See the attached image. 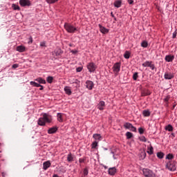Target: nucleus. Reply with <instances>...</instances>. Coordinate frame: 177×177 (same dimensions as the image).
Here are the masks:
<instances>
[{
	"label": "nucleus",
	"instance_id": "1",
	"mask_svg": "<svg viewBox=\"0 0 177 177\" xmlns=\"http://www.w3.org/2000/svg\"><path fill=\"white\" fill-rule=\"evenodd\" d=\"M52 115L48 114V113H43L42 118H39L37 120V124L40 127H45L47 124H50L52 122Z\"/></svg>",
	"mask_w": 177,
	"mask_h": 177
},
{
	"label": "nucleus",
	"instance_id": "2",
	"mask_svg": "<svg viewBox=\"0 0 177 177\" xmlns=\"http://www.w3.org/2000/svg\"><path fill=\"white\" fill-rule=\"evenodd\" d=\"M64 27L69 34H74V32L78 31V29L73 25H71V24L65 23Z\"/></svg>",
	"mask_w": 177,
	"mask_h": 177
},
{
	"label": "nucleus",
	"instance_id": "3",
	"mask_svg": "<svg viewBox=\"0 0 177 177\" xmlns=\"http://www.w3.org/2000/svg\"><path fill=\"white\" fill-rule=\"evenodd\" d=\"M166 168H167L169 171H171V172L176 171V161L169 160L166 165Z\"/></svg>",
	"mask_w": 177,
	"mask_h": 177
},
{
	"label": "nucleus",
	"instance_id": "4",
	"mask_svg": "<svg viewBox=\"0 0 177 177\" xmlns=\"http://www.w3.org/2000/svg\"><path fill=\"white\" fill-rule=\"evenodd\" d=\"M142 172L145 177H156V174H154L150 169H143Z\"/></svg>",
	"mask_w": 177,
	"mask_h": 177
},
{
	"label": "nucleus",
	"instance_id": "5",
	"mask_svg": "<svg viewBox=\"0 0 177 177\" xmlns=\"http://www.w3.org/2000/svg\"><path fill=\"white\" fill-rule=\"evenodd\" d=\"M96 68H97V66L93 62H90L87 64V69L89 73H95V71H96Z\"/></svg>",
	"mask_w": 177,
	"mask_h": 177
},
{
	"label": "nucleus",
	"instance_id": "6",
	"mask_svg": "<svg viewBox=\"0 0 177 177\" xmlns=\"http://www.w3.org/2000/svg\"><path fill=\"white\" fill-rule=\"evenodd\" d=\"M113 73L118 74L120 73V70H121V63L116 62L113 66Z\"/></svg>",
	"mask_w": 177,
	"mask_h": 177
},
{
	"label": "nucleus",
	"instance_id": "7",
	"mask_svg": "<svg viewBox=\"0 0 177 177\" xmlns=\"http://www.w3.org/2000/svg\"><path fill=\"white\" fill-rule=\"evenodd\" d=\"M175 77V74L171 72H166L164 75L165 80H172Z\"/></svg>",
	"mask_w": 177,
	"mask_h": 177
},
{
	"label": "nucleus",
	"instance_id": "8",
	"mask_svg": "<svg viewBox=\"0 0 177 177\" xmlns=\"http://www.w3.org/2000/svg\"><path fill=\"white\" fill-rule=\"evenodd\" d=\"M19 4L22 6H31L30 0H19Z\"/></svg>",
	"mask_w": 177,
	"mask_h": 177
},
{
	"label": "nucleus",
	"instance_id": "9",
	"mask_svg": "<svg viewBox=\"0 0 177 177\" xmlns=\"http://www.w3.org/2000/svg\"><path fill=\"white\" fill-rule=\"evenodd\" d=\"M97 107L99 110L103 111L104 110V107H106V104L104 101H100L97 105Z\"/></svg>",
	"mask_w": 177,
	"mask_h": 177
},
{
	"label": "nucleus",
	"instance_id": "10",
	"mask_svg": "<svg viewBox=\"0 0 177 177\" xmlns=\"http://www.w3.org/2000/svg\"><path fill=\"white\" fill-rule=\"evenodd\" d=\"M174 59H175V55H166L165 57V60L168 63L171 62H174Z\"/></svg>",
	"mask_w": 177,
	"mask_h": 177
},
{
	"label": "nucleus",
	"instance_id": "11",
	"mask_svg": "<svg viewBox=\"0 0 177 177\" xmlns=\"http://www.w3.org/2000/svg\"><path fill=\"white\" fill-rule=\"evenodd\" d=\"M50 161L48 160L46 161L43 163V169H44V171H46V169H48V168L50 167Z\"/></svg>",
	"mask_w": 177,
	"mask_h": 177
},
{
	"label": "nucleus",
	"instance_id": "12",
	"mask_svg": "<svg viewBox=\"0 0 177 177\" xmlns=\"http://www.w3.org/2000/svg\"><path fill=\"white\" fill-rule=\"evenodd\" d=\"M109 175H111L112 176L115 175L117 173V169L115 167H110L108 171Z\"/></svg>",
	"mask_w": 177,
	"mask_h": 177
},
{
	"label": "nucleus",
	"instance_id": "13",
	"mask_svg": "<svg viewBox=\"0 0 177 177\" xmlns=\"http://www.w3.org/2000/svg\"><path fill=\"white\" fill-rule=\"evenodd\" d=\"M86 86L90 91L92 90V88H93V82L92 81H89V80L86 81Z\"/></svg>",
	"mask_w": 177,
	"mask_h": 177
},
{
	"label": "nucleus",
	"instance_id": "14",
	"mask_svg": "<svg viewBox=\"0 0 177 177\" xmlns=\"http://www.w3.org/2000/svg\"><path fill=\"white\" fill-rule=\"evenodd\" d=\"M63 117H64V113H57V120L59 121V122H63Z\"/></svg>",
	"mask_w": 177,
	"mask_h": 177
},
{
	"label": "nucleus",
	"instance_id": "15",
	"mask_svg": "<svg viewBox=\"0 0 177 177\" xmlns=\"http://www.w3.org/2000/svg\"><path fill=\"white\" fill-rule=\"evenodd\" d=\"M63 53L62 49L58 48L53 52V56H60Z\"/></svg>",
	"mask_w": 177,
	"mask_h": 177
},
{
	"label": "nucleus",
	"instance_id": "16",
	"mask_svg": "<svg viewBox=\"0 0 177 177\" xmlns=\"http://www.w3.org/2000/svg\"><path fill=\"white\" fill-rule=\"evenodd\" d=\"M99 28H100V32H102V34H107V32H109V30H107L104 26H102V25L100 24H99Z\"/></svg>",
	"mask_w": 177,
	"mask_h": 177
},
{
	"label": "nucleus",
	"instance_id": "17",
	"mask_svg": "<svg viewBox=\"0 0 177 177\" xmlns=\"http://www.w3.org/2000/svg\"><path fill=\"white\" fill-rule=\"evenodd\" d=\"M57 132V128L56 127H51L48 130V133L52 134V133H56Z\"/></svg>",
	"mask_w": 177,
	"mask_h": 177
},
{
	"label": "nucleus",
	"instance_id": "18",
	"mask_svg": "<svg viewBox=\"0 0 177 177\" xmlns=\"http://www.w3.org/2000/svg\"><path fill=\"white\" fill-rule=\"evenodd\" d=\"M17 50L20 53L26 52V47H24V46H18L17 47Z\"/></svg>",
	"mask_w": 177,
	"mask_h": 177
},
{
	"label": "nucleus",
	"instance_id": "19",
	"mask_svg": "<svg viewBox=\"0 0 177 177\" xmlns=\"http://www.w3.org/2000/svg\"><path fill=\"white\" fill-rule=\"evenodd\" d=\"M149 95H151V92H150L149 90H144L141 93V96H149Z\"/></svg>",
	"mask_w": 177,
	"mask_h": 177
},
{
	"label": "nucleus",
	"instance_id": "20",
	"mask_svg": "<svg viewBox=\"0 0 177 177\" xmlns=\"http://www.w3.org/2000/svg\"><path fill=\"white\" fill-rule=\"evenodd\" d=\"M140 160H145L146 158V152L142 151L139 155Z\"/></svg>",
	"mask_w": 177,
	"mask_h": 177
},
{
	"label": "nucleus",
	"instance_id": "21",
	"mask_svg": "<svg viewBox=\"0 0 177 177\" xmlns=\"http://www.w3.org/2000/svg\"><path fill=\"white\" fill-rule=\"evenodd\" d=\"M35 81H37V82H39V84H46V81L42 77H38L35 79Z\"/></svg>",
	"mask_w": 177,
	"mask_h": 177
},
{
	"label": "nucleus",
	"instance_id": "22",
	"mask_svg": "<svg viewBox=\"0 0 177 177\" xmlns=\"http://www.w3.org/2000/svg\"><path fill=\"white\" fill-rule=\"evenodd\" d=\"M165 129L169 132H172V131H174V127H172L171 124H168L165 127Z\"/></svg>",
	"mask_w": 177,
	"mask_h": 177
},
{
	"label": "nucleus",
	"instance_id": "23",
	"mask_svg": "<svg viewBox=\"0 0 177 177\" xmlns=\"http://www.w3.org/2000/svg\"><path fill=\"white\" fill-rule=\"evenodd\" d=\"M67 161L68 162H73V161H74V157H73V155L71 153L68 154Z\"/></svg>",
	"mask_w": 177,
	"mask_h": 177
},
{
	"label": "nucleus",
	"instance_id": "24",
	"mask_svg": "<svg viewBox=\"0 0 177 177\" xmlns=\"http://www.w3.org/2000/svg\"><path fill=\"white\" fill-rule=\"evenodd\" d=\"M93 138L95 140H100L102 139V136H100V134L95 133L93 134Z\"/></svg>",
	"mask_w": 177,
	"mask_h": 177
},
{
	"label": "nucleus",
	"instance_id": "25",
	"mask_svg": "<svg viewBox=\"0 0 177 177\" xmlns=\"http://www.w3.org/2000/svg\"><path fill=\"white\" fill-rule=\"evenodd\" d=\"M121 1L118 0L114 2V7L115 8H121Z\"/></svg>",
	"mask_w": 177,
	"mask_h": 177
},
{
	"label": "nucleus",
	"instance_id": "26",
	"mask_svg": "<svg viewBox=\"0 0 177 177\" xmlns=\"http://www.w3.org/2000/svg\"><path fill=\"white\" fill-rule=\"evenodd\" d=\"M64 91L66 92V95H71V88H70V87L66 86L64 88Z\"/></svg>",
	"mask_w": 177,
	"mask_h": 177
},
{
	"label": "nucleus",
	"instance_id": "27",
	"mask_svg": "<svg viewBox=\"0 0 177 177\" xmlns=\"http://www.w3.org/2000/svg\"><path fill=\"white\" fill-rule=\"evenodd\" d=\"M153 62L146 61L142 64V67H149Z\"/></svg>",
	"mask_w": 177,
	"mask_h": 177
},
{
	"label": "nucleus",
	"instance_id": "28",
	"mask_svg": "<svg viewBox=\"0 0 177 177\" xmlns=\"http://www.w3.org/2000/svg\"><path fill=\"white\" fill-rule=\"evenodd\" d=\"M142 115L144 117H150V111L145 110L142 111Z\"/></svg>",
	"mask_w": 177,
	"mask_h": 177
},
{
	"label": "nucleus",
	"instance_id": "29",
	"mask_svg": "<svg viewBox=\"0 0 177 177\" xmlns=\"http://www.w3.org/2000/svg\"><path fill=\"white\" fill-rule=\"evenodd\" d=\"M156 156L158 157V158H160V160L164 158V156H165V154L162 152H158L156 153Z\"/></svg>",
	"mask_w": 177,
	"mask_h": 177
},
{
	"label": "nucleus",
	"instance_id": "30",
	"mask_svg": "<svg viewBox=\"0 0 177 177\" xmlns=\"http://www.w3.org/2000/svg\"><path fill=\"white\" fill-rule=\"evenodd\" d=\"M30 84L32 86H36L37 88H39V86H41V84H38V83H37L35 82H33V81L30 82Z\"/></svg>",
	"mask_w": 177,
	"mask_h": 177
},
{
	"label": "nucleus",
	"instance_id": "31",
	"mask_svg": "<svg viewBox=\"0 0 177 177\" xmlns=\"http://www.w3.org/2000/svg\"><path fill=\"white\" fill-rule=\"evenodd\" d=\"M12 8L13 10H20V7L15 3L12 4Z\"/></svg>",
	"mask_w": 177,
	"mask_h": 177
},
{
	"label": "nucleus",
	"instance_id": "32",
	"mask_svg": "<svg viewBox=\"0 0 177 177\" xmlns=\"http://www.w3.org/2000/svg\"><path fill=\"white\" fill-rule=\"evenodd\" d=\"M147 153L150 156H151V154H153V153H154V150H153V147H151L148 148Z\"/></svg>",
	"mask_w": 177,
	"mask_h": 177
},
{
	"label": "nucleus",
	"instance_id": "33",
	"mask_svg": "<svg viewBox=\"0 0 177 177\" xmlns=\"http://www.w3.org/2000/svg\"><path fill=\"white\" fill-rule=\"evenodd\" d=\"M126 136H127V139H131L133 136V134L132 133L128 131L126 133Z\"/></svg>",
	"mask_w": 177,
	"mask_h": 177
},
{
	"label": "nucleus",
	"instance_id": "34",
	"mask_svg": "<svg viewBox=\"0 0 177 177\" xmlns=\"http://www.w3.org/2000/svg\"><path fill=\"white\" fill-rule=\"evenodd\" d=\"M46 80H47V82H48V84H52V82H53V77L48 76Z\"/></svg>",
	"mask_w": 177,
	"mask_h": 177
},
{
	"label": "nucleus",
	"instance_id": "35",
	"mask_svg": "<svg viewBox=\"0 0 177 177\" xmlns=\"http://www.w3.org/2000/svg\"><path fill=\"white\" fill-rule=\"evenodd\" d=\"M149 44L147 43V41H143L142 43H141V46L142 48H147Z\"/></svg>",
	"mask_w": 177,
	"mask_h": 177
},
{
	"label": "nucleus",
	"instance_id": "36",
	"mask_svg": "<svg viewBox=\"0 0 177 177\" xmlns=\"http://www.w3.org/2000/svg\"><path fill=\"white\" fill-rule=\"evenodd\" d=\"M166 159L167 160H174V155L172 153L167 154Z\"/></svg>",
	"mask_w": 177,
	"mask_h": 177
},
{
	"label": "nucleus",
	"instance_id": "37",
	"mask_svg": "<svg viewBox=\"0 0 177 177\" xmlns=\"http://www.w3.org/2000/svg\"><path fill=\"white\" fill-rule=\"evenodd\" d=\"M131 57V54L129 53V52L127 51L124 54V59H129V57Z\"/></svg>",
	"mask_w": 177,
	"mask_h": 177
},
{
	"label": "nucleus",
	"instance_id": "38",
	"mask_svg": "<svg viewBox=\"0 0 177 177\" xmlns=\"http://www.w3.org/2000/svg\"><path fill=\"white\" fill-rule=\"evenodd\" d=\"M132 124L131 123H126L124 124V127L127 129H130L131 127H132Z\"/></svg>",
	"mask_w": 177,
	"mask_h": 177
},
{
	"label": "nucleus",
	"instance_id": "39",
	"mask_svg": "<svg viewBox=\"0 0 177 177\" xmlns=\"http://www.w3.org/2000/svg\"><path fill=\"white\" fill-rule=\"evenodd\" d=\"M91 146H92V149H96V147H97V141H94L92 143Z\"/></svg>",
	"mask_w": 177,
	"mask_h": 177
},
{
	"label": "nucleus",
	"instance_id": "40",
	"mask_svg": "<svg viewBox=\"0 0 177 177\" xmlns=\"http://www.w3.org/2000/svg\"><path fill=\"white\" fill-rule=\"evenodd\" d=\"M139 140H140V142H147V140L146 139V137H145V136L140 137Z\"/></svg>",
	"mask_w": 177,
	"mask_h": 177
},
{
	"label": "nucleus",
	"instance_id": "41",
	"mask_svg": "<svg viewBox=\"0 0 177 177\" xmlns=\"http://www.w3.org/2000/svg\"><path fill=\"white\" fill-rule=\"evenodd\" d=\"M47 3H55V2H57L59 0H46Z\"/></svg>",
	"mask_w": 177,
	"mask_h": 177
},
{
	"label": "nucleus",
	"instance_id": "42",
	"mask_svg": "<svg viewBox=\"0 0 177 177\" xmlns=\"http://www.w3.org/2000/svg\"><path fill=\"white\" fill-rule=\"evenodd\" d=\"M171 99V95H167L165 97V98L164 99V101L166 102V103H168V102L169 101V100Z\"/></svg>",
	"mask_w": 177,
	"mask_h": 177
},
{
	"label": "nucleus",
	"instance_id": "43",
	"mask_svg": "<svg viewBox=\"0 0 177 177\" xmlns=\"http://www.w3.org/2000/svg\"><path fill=\"white\" fill-rule=\"evenodd\" d=\"M138 72H136L133 75V79L134 80V81H136V80H138Z\"/></svg>",
	"mask_w": 177,
	"mask_h": 177
},
{
	"label": "nucleus",
	"instance_id": "44",
	"mask_svg": "<svg viewBox=\"0 0 177 177\" xmlns=\"http://www.w3.org/2000/svg\"><path fill=\"white\" fill-rule=\"evenodd\" d=\"M138 132H139V133H140V135H142V133H145V129H143V128H142V127H140L138 129Z\"/></svg>",
	"mask_w": 177,
	"mask_h": 177
},
{
	"label": "nucleus",
	"instance_id": "45",
	"mask_svg": "<svg viewBox=\"0 0 177 177\" xmlns=\"http://www.w3.org/2000/svg\"><path fill=\"white\" fill-rule=\"evenodd\" d=\"M40 46L46 48V43L45 41H41L40 43Z\"/></svg>",
	"mask_w": 177,
	"mask_h": 177
},
{
	"label": "nucleus",
	"instance_id": "46",
	"mask_svg": "<svg viewBox=\"0 0 177 177\" xmlns=\"http://www.w3.org/2000/svg\"><path fill=\"white\" fill-rule=\"evenodd\" d=\"M84 176H86L88 174V171L86 168H85L83 171Z\"/></svg>",
	"mask_w": 177,
	"mask_h": 177
},
{
	"label": "nucleus",
	"instance_id": "47",
	"mask_svg": "<svg viewBox=\"0 0 177 177\" xmlns=\"http://www.w3.org/2000/svg\"><path fill=\"white\" fill-rule=\"evenodd\" d=\"M130 131H132V132H136V127L131 126V128L129 129Z\"/></svg>",
	"mask_w": 177,
	"mask_h": 177
},
{
	"label": "nucleus",
	"instance_id": "48",
	"mask_svg": "<svg viewBox=\"0 0 177 177\" xmlns=\"http://www.w3.org/2000/svg\"><path fill=\"white\" fill-rule=\"evenodd\" d=\"M18 67H19V64H15L12 66V68H17Z\"/></svg>",
	"mask_w": 177,
	"mask_h": 177
},
{
	"label": "nucleus",
	"instance_id": "49",
	"mask_svg": "<svg viewBox=\"0 0 177 177\" xmlns=\"http://www.w3.org/2000/svg\"><path fill=\"white\" fill-rule=\"evenodd\" d=\"M149 67L151 70H154V68H156V66H154V64H152L149 65Z\"/></svg>",
	"mask_w": 177,
	"mask_h": 177
},
{
	"label": "nucleus",
	"instance_id": "50",
	"mask_svg": "<svg viewBox=\"0 0 177 177\" xmlns=\"http://www.w3.org/2000/svg\"><path fill=\"white\" fill-rule=\"evenodd\" d=\"M77 73H81V71H82V68H81V67L77 68Z\"/></svg>",
	"mask_w": 177,
	"mask_h": 177
},
{
	"label": "nucleus",
	"instance_id": "51",
	"mask_svg": "<svg viewBox=\"0 0 177 177\" xmlns=\"http://www.w3.org/2000/svg\"><path fill=\"white\" fill-rule=\"evenodd\" d=\"M128 3H129V5H133V0H128Z\"/></svg>",
	"mask_w": 177,
	"mask_h": 177
},
{
	"label": "nucleus",
	"instance_id": "52",
	"mask_svg": "<svg viewBox=\"0 0 177 177\" xmlns=\"http://www.w3.org/2000/svg\"><path fill=\"white\" fill-rule=\"evenodd\" d=\"M78 51L77 50H72L71 53H73V55H75Z\"/></svg>",
	"mask_w": 177,
	"mask_h": 177
},
{
	"label": "nucleus",
	"instance_id": "53",
	"mask_svg": "<svg viewBox=\"0 0 177 177\" xmlns=\"http://www.w3.org/2000/svg\"><path fill=\"white\" fill-rule=\"evenodd\" d=\"M84 159H82V158H80L79 159V162L80 163V164H82V162H84Z\"/></svg>",
	"mask_w": 177,
	"mask_h": 177
},
{
	"label": "nucleus",
	"instance_id": "54",
	"mask_svg": "<svg viewBox=\"0 0 177 177\" xmlns=\"http://www.w3.org/2000/svg\"><path fill=\"white\" fill-rule=\"evenodd\" d=\"M176 31H175L174 33H173V38H176Z\"/></svg>",
	"mask_w": 177,
	"mask_h": 177
},
{
	"label": "nucleus",
	"instance_id": "55",
	"mask_svg": "<svg viewBox=\"0 0 177 177\" xmlns=\"http://www.w3.org/2000/svg\"><path fill=\"white\" fill-rule=\"evenodd\" d=\"M39 87H40L39 91H44V86L40 85Z\"/></svg>",
	"mask_w": 177,
	"mask_h": 177
},
{
	"label": "nucleus",
	"instance_id": "56",
	"mask_svg": "<svg viewBox=\"0 0 177 177\" xmlns=\"http://www.w3.org/2000/svg\"><path fill=\"white\" fill-rule=\"evenodd\" d=\"M111 16H112V17H114V15L113 14V12L111 13Z\"/></svg>",
	"mask_w": 177,
	"mask_h": 177
}]
</instances>
